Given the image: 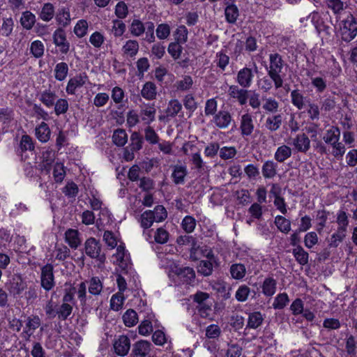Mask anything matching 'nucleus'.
I'll use <instances>...</instances> for the list:
<instances>
[{
  "label": "nucleus",
  "instance_id": "obj_17",
  "mask_svg": "<svg viewBox=\"0 0 357 357\" xmlns=\"http://www.w3.org/2000/svg\"><path fill=\"white\" fill-rule=\"evenodd\" d=\"M156 109L154 105L144 104L140 106L139 115L142 120L149 124L155 120Z\"/></svg>",
  "mask_w": 357,
  "mask_h": 357
},
{
  "label": "nucleus",
  "instance_id": "obj_40",
  "mask_svg": "<svg viewBox=\"0 0 357 357\" xmlns=\"http://www.w3.org/2000/svg\"><path fill=\"white\" fill-rule=\"evenodd\" d=\"M112 140L114 144L118 146H123L128 142V135L125 130L117 129L112 135Z\"/></svg>",
  "mask_w": 357,
  "mask_h": 357
},
{
  "label": "nucleus",
  "instance_id": "obj_8",
  "mask_svg": "<svg viewBox=\"0 0 357 357\" xmlns=\"http://www.w3.org/2000/svg\"><path fill=\"white\" fill-rule=\"evenodd\" d=\"M54 44L59 48L61 54H66L70 50V43L66 39V34L63 29H57L53 33Z\"/></svg>",
  "mask_w": 357,
  "mask_h": 357
},
{
  "label": "nucleus",
  "instance_id": "obj_35",
  "mask_svg": "<svg viewBox=\"0 0 357 357\" xmlns=\"http://www.w3.org/2000/svg\"><path fill=\"white\" fill-rule=\"evenodd\" d=\"M56 95L55 92L45 90L40 94L39 100L47 107H52L55 103Z\"/></svg>",
  "mask_w": 357,
  "mask_h": 357
},
{
  "label": "nucleus",
  "instance_id": "obj_1",
  "mask_svg": "<svg viewBox=\"0 0 357 357\" xmlns=\"http://www.w3.org/2000/svg\"><path fill=\"white\" fill-rule=\"evenodd\" d=\"M268 61L269 64L266 68L268 77L273 82L275 89L282 88L286 76V73L284 70L287 68V64L282 59V56L277 52L270 54Z\"/></svg>",
  "mask_w": 357,
  "mask_h": 357
},
{
  "label": "nucleus",
  "instance_id": "obj_28",
  "mask_svg": "<svg viewBox=\"0 0 357 357\" xmlns=\"http://www.w3.org/2000/svg\"><path fill=\"white\" fill-rule=\"evenodd\" d=\"M291 149L287 145L283 144L277 149L274 154V158L278 162H284L291 156Z\"/></svg>",
  "mask_w": 357,
  "mask_h": 357
},
{
  "label": "nucleus",
  "instance_id": "obj_41",
  "mask_svg": "<svg viewBox=\"0 0 357 357\" xmlns=\"http://www.w3.org/2000/svg\"><path fill=\"white\" fill-rule=\"evenodd\" d=\"M232 278L236 280L243 279L246 273V268L242 264H234L229 269Z\"/></svg>",
  "mask_w": 357,
  "mask_h": 357
},
{
  "label": "nucleus",
  "instance_id": "obj_45",
  "mask_svg": "<svg viewBox=\"0 0 357 357\" xmlns=\"http://www.w3.org/2000/svg\"><path fill=\"white\" fill-rule=\"evenodd\" d=\"M56 20L59 24L62 26H68L71 20L69 10L65 8L59 9L56 14Z\"/></svg>",
  "mask_w": 357,
  "mask_h": 357
},
{
  "label": "nucleus",
  "instance_id": "obj_22",
  "mask_svg": "<svg viewBox=\"0 0 357 357\" xmlns=\"http://www.w3.org/2000/svg\"><path fill=\"white\" fill-rule=\"evenodd\" d=\"M142 96L148 100L155 99L157 96V87L152 82H146L141 90Z\"/></svg>",
  "mask_w": 357,
  "mask_h": 357
},
{
  "label": "nucleus",
  "instance_id": "obj_54",
  "mask_svg": "<svg viewBox=\"0 0 357 357\" xmlns=\"http://www.w3.org/2000/svg\"><path fill=\"white\" fill-rule=\"evenodd\" d=\"M181 45L182 44L176 42H172L169 44L167 52L174 60L179 59L181 56L183 51Z\"/></svg>",
  "mask_w": 357,
  "mask_h": 357
},
{
  "label": "nucleus",
  "instance_id": "obj_16",
  "mask_svg": "<svg viewBox=\"0 0 357 357\" xmlns=\"http://www.w3.org/2000/svg\"><path fill=\"white\" fill-rule=\"evenodd\" d=\"M282 123V115L281 114H275L266 117L264 126L268 131L273 132L280 128Z\"/></svg>",
  "mask_w": 357,
  "mask_h": 357
},
{
  "label": "nucleus",
  "instance_id": "obj_21",
  "mask_svg": "<svg viewBox=\"0 0 357 357\" xmlns=\"http://www.w3.org/2000/svg\"><path fill=\"white\" fill-rule=\"evenodd\" d=\"M327 7L332 10L337 17L342 13L347 8V3L344 0H326Z\"/></svg>",
  "mask_w": 357,
  "mask_h": 357
},
{
  "label": "nucleus",
  "instance_id": "obj_2",
  "mask_svg": "<svg viewBox=\"0 0 357 357\" xmlns=\"http://www.w3.org/2000/svg\"><path fill=\"white\" fill-rule=\"evenodd\" d=\"M342 39L345 42H350L357 35V22L351 13L343 20L340 26Z\"/></svg>",
  "mask_w": 357,
  "mask_h": 357
},
{
  "label": "nucleus",
  "instance_id": "obj_7",
  "mask_svg": "<svg viewBox=\"0 0 357 357\" xmlns=\"http://www.w3.org/2000/svg\"><path fill=\"white\" fill-rule=\"evenodd\" d=\"M233 121V117L229 111L220 110L213 116L211 121L219 129H227Z\"/></svg>",
  "mask_w": 357,
  "mask_h": 357
},
{
  "label": "nucleus",
  "instance_id": "obj_27",
  "mask_svg": "<svg viewBox=\"0 0 357 357\" xmlns=\"http://www.w3.org/2000/svg\"><path fill=\"white\" fill-rule=\"evenodd\" d=\"M65 239L69 246L74 249H76L81 243L79 232L76 229H68L65 233Z\"/></svg>",
  "mask_w": 357,
  "mask_h": 357
},
{
  "label": "nucleus",
  "instance_id": "obj_49",
  "mask_svg": "<svg viewBox=\"0 0 357 357\" xmlns=\"http://www.w3.org/2000/svg\"><path fill=\"white\" fill-rule=\"evenodd\" d=\"M291 98L292 104L297 107V109H302L304 107L305 98L298 90H293L291 92Z\"/></svg>",
  "mask_w": 357,
  "mask_h": 357
},
{
  "label": "nucleus",
  "instance_id": "obj_29",
  "mask_svg": "<svg viewBox=\"0 0 357 357\" xmlns=\"http://www.w3.org/2000/svg\"><path fill=\"white\" fill-rule=\"evenodd\" d=\"M227 1L225 0V3L227 5L225 9L226 20L229 23L234 24L238 17V9L236 5L233 3L229 4Z\"/></svg>",
  "mask_w": 357,
  "mask_h": 357
},
{
  "label": "nucleus",
  "instance_id": "obj_31",
  "mask_svg": "<svg viewBox=\"0 0 357 357\" xmlns=\"http://www.w3.org/2000/svg\"><path fill=\"white\" fill-rule=\"evenodd\" d=\"M262 108L266 114H275L278 111L280 103L273 98H264Z\"/></svg>",
  "mask_w": 357,
  "mask_h": 357
},
{
  "label": "nucleus",
  "instance_id": "obj_5",
  "mask_svg": "<svg viewBox=\"0 0 357 357\" xmlns=\"http://www.w3.org/2000/svg\"><path fill=\"white\" fill-rule=\"evenodd\" d=\"M53 266L47 264L41 268L40 283L46 291L51 290L55 285Z\"/></svg>",
  "mask_w": 357,
  "mask_h": 357
},
{
  "label": "nucleus",
  "instance_id": "obj_11",
  "mask_svg": "<svg viewBox=\"0 0 357 357\" xmlns=\"http://www.w3.org/2000/svg\"><path fill=\"white\" fill-rule=\"evenodd\" d=\"M41 321L38 316L32 315L27 317L25 327L22 333L26 340H29L35 331L40 326Z\"/></svg>",
  "mask_w": 357,
  "mask_h": 357
},
{
  "label": "nucleus",
  "instance_id": "obj_9",
  "mask_svg": "<svg viewBox=\"0 0 357 357\" xmlns=\"http://www.w3.org/2000/svg\"><path fill=\"white\" fill-rule=\"evenodd\" d=\"M152 344L146 340H139L132 345L130 357H146L151 351Z\"/></svg>",
  "mask_w": 357,
  "mask_h": 357
},
{
  "label": "nucleus",
  "instance_id": "obj_34",
  "mask_svg": "<svg viewBox=\"0 0 357 357\" xmlns=\"http://www.w3.org/2000/svg\"><path fill=\"white\" fill-rule=\"evenodd\" d=\"M50 129L47 123L42 122L41 124L36 128V135L37 138L42 142H46L50 137Z\"/></svg>",
  "mask_w": 357,
  "mask_h": 357
},
{
  "label": "nucleus",
  "instance_id": "obj_51",
  "mask_svg": "<svg viewBox=\"0 0 357 357\" xmlns=\"http://www.w3.org/2000/svg\"><path fill=\"white\" fill-rule=\"evenodd\" d=\"M129 30L132 36L138 37L145 31V26L139 20H133Z\"/></svg>",
  "mask_w": 357,
  "mask_h": 357
},
{
  "label": "nucleus",
  "instance_id": "obj_30",
  "mask_svg": "<svg viewBox=\"0 0 357 357\" xmlns=\"http://www.w3.org/2000/svg\"><path fill=\"white\" fill-rule=\"evenodd\" d=\"M340 130L336 126H331L328 130H326V133L323 137L324 141L328 144H334L340 140Z\"/></svg>",
  "mask_w": 357,
  "mask_h": 357
},
{
  "label": "nucleus",
  "instance_id": "obj_39",
  "mask_svg": "<svg viewBox=\"0 0 357 357\" xmlns=\"http://www.w3.org/2000/svg\"><path fill=\"white\" fill-rule=\"evenodd\" d=\"M122 318L124 324L128 327H132L136 325L138 322L137 314L132 309H129L126 310L123 314Z\"/></svg>",
  "mask_w": 357,
  "mask_h": 357
},
{
  "label": "nucleus",
  "instance_id": "obj_13",
  "mask_svg": "<svg viewBox=\"0 0 357 357\" xmlns=\"http://www.w3.org/2000/svg\"><path fill=\"white\" fill-rule=\"evenodd\" d=\"M113 346L117 355L125 356L130 349V340L126 335H120L114 341Z\"/></svg>",
  "mask_w": 357,
  "mask_h": 357
},
{
  "label": "nucleus",
  "instance_id": "obj_36",
  "mask_svg": "<svg viewBox=\"0 0 357 357\" xmlns=\"http://www.w3.org/2000/svg\"><path fill=\"white\" fill-rule=\"evenodd\" d=\"M275 225L277 228L282 233L287 234L291 230V222L282 215H277L275 218Z\"/></svg>",
  "mask_w": 357,
  "mask_h": 357
},
{
  "label": "nucleus",
  "instance_id": "obj_18",
  "mask_svg": "<svg viewBox=\"0 0 357 357\" xmlns=\"http://www.w3.org/2000/svg\"><path fill=\"white\" fill-rule=\"evenodd\" d=\"M230 97L238 100L241 105H243L247 102L248 98V91L244 89H239L236 85H231L228 91Z\"/></svg>",
  "mask_w": 357,
  "mask_h": 357
},
{
  "label": "nucleus",
  "instance_id": "obj_56",
  "mask_svg": "<svg viewBox=\"0 0 357 357\" xmlns=\"http://www.w3.org/2000/svg\"><path fill=\"white\" fill-rule=\"evenodd\" d=\"M153 218L155 222H160L163 221L167 216L166 209L163 206L158 205L151 211Z\"/></svg>",
  "mask_w": 357,
  "mask_h": 357
},
{
  "label": "nucleus",
  "instance_id": "obj_59",
  "mask_svg": "<svg viewBox=\"0 0 357 357\" xmlns=\"http://www.w3.org/2000/svg\"><path fill=\"white\" fill-rule=\"evenodd\" d=\"M185 108L189 111L191 114L197 108V103L192 94L185 95L183 99Z\"/></svg>",
  "mask_w": 357,
  "mask_h": 357
},
{
  "label": "nucleus",
  "instance_id": "obj_53",
  "mask_svg": "<svg viewBox=\"0 0 357 357\" xmlns=\"http://www.w3.org/2000/svg\"><path fill=\"white\" fill-rule=\"evenodd\" d=\"M213 262L211 261L202 260L197 267V271L204 276H209L213 272Z\"/></svg>",
  "mask_w": 357,
  "mask_h": 357
},
{
  "label": "nucleus",
  "instance_id": "obj_26",
  "mask_svg": "<svg viewBox=\"0 0 357 357\" xmlns=\"http://www.w3.org/2000/svg\"><path fill=\"white\" fill-rule=\"evenodd\" d=\"M277 282L273 278H266L264 279L261 289L264 295L268 297L272 296L276 291Z\"/></svg>",
  "mask_w": 357,
  "mask_h": 357
},
{
  "label": "nucleus",
  "instance_id": "obj_47",
  "mask_svg": "<svg viewBox=\"0 0 357 357\" xmlns=\"http://www.w3.org/2000/svg\"><path fill=\"white\" fill-rule=\"evenodd\" d=\"M34 149V145L32 139L27 135H22L20 142L18 151L20 153L25 152L26 151H33Z\"/></svg>",
  "mask_w": 357,
  "mask_h": 357
},
{
  "label": "nucleus",
  "instance_id": "obj_60",
  "mask_svg": "<svg viewBox=\"0 0 357 357\" xmlns=\"http://www.w3.org/2000/svg\"><path fill=\"white\" fill-rule=\"evenodd\" d=\"M289 297L286 293L279 294L274 300L273 307L274 309H283L289 303Z\"/></svg>",
  "mask_w": 357,
  "mask_h": 357
},
{
  "label": "nucleus",
  "instance_id": "obj_10",
  "mask_svg": "<svg viewBox=\"0 0 357 357\" xmlns=\"http://www.w3.org/2000/svg\"><path fill=\"white\" fill-rule=\"evenodd\" d=\"M172 270L181 281L186 284H191L195 281V272L192 268L188 266L178 267L174 264Z\"/></svg>",
  "mask_w": 357,
  "mask_h": 357
},
{
  "label": "nucleus",
  "instance_id": "obj_64",
  "mask_svg": "<svg viewBox=\"0 0 357 357\" xmlns=\"http://www.w3.org/2000/svg\"><path fill=\"white\" fill-rule=\"evenodd\" d=\"M73 311V306L69 303H62L60 307L56 310L59 319L66 320L70 315Z\"/></svg>",
  "mask_w": 357,
  "mask_h": 357
},
{
  "label": "nucleus",
  "instance_id": "obj_20",
  "mask_svg": "<svg viewBox=\"0 0 357 357\" xmlns=\"http://www.w3.org/2000/svg\"><path fill=\"white\" fill-rule=\"evenodd\" d=\"M187 174L188 169L185 166L176 165L174 167L172 178L176 185L183 184Z\"/></svg>",
  "mask_w": 357,
  "mask_h": 357
},
{
  "label": "nucleus",
  "instance_id": "obj_3",
  "mask_svg": "<svg viewBox=\"0 0 357 357\" xmlns=\"http://www.w3.org/2000/svg\"><path fill=\"white\" fill-rule=\"evenodd\" d=\"M5 287L11 296L17 298L26 289V283L20 275L15 274L8 279Z\"/></svg>",
  "mask_w": 357,
  "mask_h": 357
},
{
  "label": "nucleus",
  "instance_id": "obj_24",
  "mask_svg": "<svg viewBox=\"0 0 357 357\" xmlns=\"http://www.w3.org/2000/svg\"><path fill=\"white\" fill-rule=\"evenodd\" d=\"M87 284L89 296L96 297L101 294L102 284L98 277L92 278L89 281L86 282V284Z\"/></svg>",
  "mask_w": 357,
  "mask_h": 357
},
{
  "label": "nucleus",
  "instance_id": "obj_14",
  "mask_svg": "<svg viewBox=\"0 0 357 357\" xmlns=\"http://www.w3.org/2000/svg\"><path fill=\"white\" fill-rule=\"evenodd\" d=\"M88 79V76L85 73H80L70 78L66 86V92L68 94L74 95L76 89L84 86Z\"/></svg>",
  "mask_w": 357,
  "mask_h": 357
},
{
  "label": "nucleus",
  "instance_id": "obj_52",
  "mask_svg": "<svg viewBox=\"0 0 357 357\" xmlns=\"http://www.w3.org/2000/svg\"><path fill=\"white\" fill-rule=\"evenodd\" d=\"M188 31L184 25L179 26L174 33V39L176 43L184 44L188 40Z\"/></svg>",
  "mask_w": 357,
  "mask_h": 357
},
{
  "label": "nucleus",
  "instance_id": "obj_33",
  "mask_svg": "<svg viewBox=\"0 0 357 357\" xmlns=\"http://www.w3.org/2000/svg\"><path fill=\"white\" fill-rule=\"evenodd\" d=\"M139 43L135 40H129L126 41V44L122 47V51L124 54L128 56H135L139 51Z\"/></svg>",
  "mask_w": 357,
  "mask_h": 357
},
{
  "label": "nucleus",
  "instance_id": "obj_32",
  "mask_svg": "<svg viewBox=\"0 0 357 357\" xmlns=\"http://www.w3.org/2000/svg\"><path fill=\"white\" fill-rule=\"evenodd\" d=\"M182 109V104L177 99H172L169 101L167 107L165 110L167 116L174 118Z\"/></svg>",
  "mask_w": 357,
  "mask_h": 357
},
{
  "label": "nucleus",
  "instance_id": "obj_6",
  "mask_svg": "<svg viewBox=\"0 0 357 357\" xmlns=\"http://www.w3.org/2000/svg\"><path fill=\"white\" fill-rule=\"evenodd\" d=\"M255 130L253 116L250 113L241 116L239 130L243 137L250 136Z\"/></svg>",
  "mask_w": 357,
  "mask_h": 357
},
{
  "label": "nucleus",
  "instance_id": "obj_37",
  "mask_svg": "<svg viewBox=\"0 0 357 357\" xmlns=\"http://www.w3.org/2000/svg\"><path fill=\"white\" fill-rule=\"evenodd\" d=\"M68 66L65 62H60L57 63L54 68V77L58 81L64 80L68 73Z\"/></svg>",
  "mask_w": 357,
  "mask_h": 357
},
{
  "label": "nucleus",
  "instance_id": "obj_46",
  "mask_svg": "<svg viewBox=\"0 0 357 357\" xmlns=\"http://www.w3.org/2000/svg\"><path fill=\"white\" fill-rule=\"evenodd\" d=\"M125 301L123 294L117 292L114 294L110 299V308L114 311H119L122 308Z\"/></svg>",
  "mask_w": 357,
  "mask_h": 357
},
{
  "label": "nucleus",
  "instance_id": "obj_43",
  "mask_svg": "<svg viewBox=\"0 0 357 357\" xmlns=\"http://www.w3.org/2000/svg\"><path fill=\"white\" fill-rule=\"evenodd\" d=\"M36 22L35 15L30 11H25L20 18L21 25L26 29H31Z\"/></svg>",
  "mask_w": 357,
  "mask_h": 357
},
{
  "label": "nucleus",
  "instance_id": "obj_38",
  "mask_svg": "<svg viewBox=\"0 0 357 357\" xmlns=\"http://www.w3.org/2000/svg\"><path fill=\"white\" fill-rule=\"evenodd\" d=\"M347 232L337 229V231L333 234L328 240L330 248H337L345 238Z\"/></svg>",
  "mask_w": 357,
  "mask_h": 357
},
{
  "label": "nucleus",
  "instance_id": "obj_12",
  "mask_svg": "<svg viewBox=\"0 0 357 357\" xmlns=\"http://www.w3.org/2000/svg\"><path fill=\"white\" fill-rule=\"evenodd\" d=\"M254 76L251 68L244 67L238 72L236 82L243 88H249L252 84Z\"/></svg>",
  "mask_w": 357,
  "mask_h": 357
},
{
  "label": "nucleus",
  "instance_id": "obj_44",
  "mask_svg": "<svg viewBox=\"0 0 357 357\" xmlns=\"http://www.w3.org/2000/svg\"><path fill=\"white\" fill-rule=\"evenodd\" d=\"M54 15V7L50 3H46L43 5L40 13V17L45 22L50 21Z\"/></svg>",
  "mask_w": 357,
  "mask_h": 357
},
{
  "label": "nucleus",
  "instance_id": "obj_42",
  "mask_svg": "<svg viewBox=\"0 0 357 357\" xmlns=\"http://www.w3.org/2000/svg\"><path fill=\"white\" fill-rule=\"evenodd\" d=\"M292 252L299 264L305 265L307 264L309 255L301 245H298L294 248Z\"/></svg>",
  "mask_w": 357,
  "mask_h": 357
},
{
  "label": "nucleus",
  "instance_id": "obj_50",
  "mask_svg": "<svg viewBox=\"0 0 357 357\" xmlns=\"http://www.w3.org/2000/svg\"><path fill=\"white\" fill-rule=\"evenodd\" d=\"M336 222L338 225V229L345 232L347 231V227L349 225V217L345 211H340L337 213Z\"/></svg>",
  "mask_w": 357,
  "mask_h": 357
},
{
  "label": "nucleus",
  "instance_id": "obj_61",
  "mask_svg": "<svg viewBox=\"0 0 357 357\" xmlns=\"http://www.w3.org/2000/svg\"><path fill=\"white\" fill-rule=\"evenodd\" d=\"M193 84L192 79L189 75H185L181 80L177 81L175 84L176 89L179 91L189 90Z\"/></svg>",
  "mask_w": 357,
  "mask_h": 357
},
{
  "label": "nucleus",
  "instance_id": "obj_25",
  "mask_svg": "<svg viewBox=\"0 0 357 357\" xmlns=\"http://www.w3.org/2000/svg\"><path fill=\"white\" fill-rule=\"evenodd\" d=\"M278 164L273 160H266L261 167L262 175L265 178H272L277 174Z\"/></svg>",
  "mask_w": 357,
  "mask_h": 357
},
{
  "label": "nucleus",
  "instance_id": "obj_48",
  "mask_svg": "<svg viewBox=\"0 0 357 357\" xmlns=\"http://www.w3.org/2000/svg\"><path fill=\"white\" fill-rule=\"evenodd\" d=\"M229 56L225 54L223 52H217L215 54V59L214 62L216 66L221 69L222 71H225L227 66L229 63Z\"/></svg>",
  "mask_w": 357,
  "mask_h": 357
},
{
  "label": "nucleus",
  "instance_id": "obj_58",
  "mask_svg": "<svg viewBox=\"0 0 357 357\" xmlns=\"http://www.w3.org/2000/svg\"><path fill=\"white\" fill-rule=\"evenodd\" d=\"M116 263L121 267L127 265L128 257L126 253L125 248L122 245H119L116 249L115 254Z\"/></svg>",
  "mask_w": 357,
  "mask_h": 357
},
{
  "label": "nucleus",
  "instance_id": "obj_62",
  "mask_svg": "<svg viewBox=\"0 0 357 357\" xmlns=\"http://www.w3.org/2000/svg\"><path fill=\"white\" fill-rule=\"evenodd\" d=\"M13 26L14 22L11 17L3 18V23L0 29L1 34L6 37L9 36L13 31Z\"/></svg>",
  "mask_w": 357,
  "mask_h": 357
},
{
  "label": "nucleus",
  "instance_id": "obj_19",
  "mask_svg": "<svg viewBox=\"0 0 357 357\" xmlns=\"http://www.w3.org/2000/svg\"><path fill=\"white\" fill-rule=\"evenodd\" d=\"M86 282H82L79 284L76 290L77 297L82 305H86L87 304L93 305L95 299H91V296H86Z\"/></svg>",
  "mask_w": 357,
  "mask_h": 357
},
{
  "label": "nucleus",
  "instance_id": "obj_57",
  "mask_svg": "<svg viewBox=\"0 0 357 357\" xmlns=\"http://www.w3.org/2000/svg\"><path fill=\"white\" fill-rule=\"evenodd\" d=\"M154 222L151 210H147L141 215L140 225L144 229L150 228Z\"/></svg>",
  "mask_w": 357,
  "mask_h": 357
},
{
  "label": "nucleus",
  "instance_id": "obj_55",
  "mask_svg": "<svg viewBox=\"0 0 357 357\" xmlns=\"http://www.w3.org/2000/svg\"><path fill=\"white\" fill-rule=\"evenodd\" d=\"M66 176V170L62 163H56L54 167L53 176L56 183H61Z\"/></svg>",
  "mask_w": 357,
  "mask_h": 357
},
{
  "label": "nucleus",
  "instance_id": "obj_4",
  "mask_svg": "<svg viewBox=\"0 0 357 357\" xmlns=\"http://www.w3.org/2000/svg\"><path fill=\"white\" fill-rule=\"evenodd\" d=\"M84 251L87 256L104 261L105 257L102 254L101 244L95 238H89L84 243Z\"/></svg>",
  "mask_w": 357,
  "mask_h": 357
},
{
  "label": "nucleus",
  "instance_id": "obj_23",
  "mask_svg": "<svg viewBox=\"0 0 357 357\" xmlns=\"http://www.w3.org/2000/svg\"><path fill=\"white\" fill-rule=\"evenodd\" d=\"M264 317L260 312H253L248 314L246 328L257 329L261 326Z\"/></svg>",
  "mask_w": 357,
  "mask_h": 357
},
{
  "label": "nucleus",
  "instance_id": "obj_63",
  "mask_svg": "<svg viewBox=\"0 0 357 357\" xmlns=\"http://www.w3.org/2000/svg\"><path fill=\"white\" fill-rule=\"evenodd\" d=\"M54 105V112L57 116L66 113L69 107L68 101L62 98L57 100Z\"/></svg>",
  "mask_w": 357,
  "mask_h": 357
},
{
  "label": "nucleus",
  "instance_id": "obj_15",
  "mask_svg": "<svg viewBox=\"0 0 357 357\" xmlns=\"http://www.w3.org/2000/svg\"><path fill=\"white\" fill-rule=\"evenodd\" d=\"M292 144L298 152L306 153L310 149V140L305 133L298 134L293 139Z\"/></svg>",
  "mask_w": 357,
  "mask_h": 357
}]
</instances>
